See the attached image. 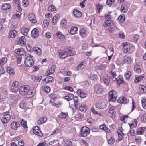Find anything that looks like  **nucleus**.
Instances as JSON below:
<instances>
[{"mask_svg": "<svg viewBox=\"0 0 146 146\" xmlns=\"http://www.w3.org/2000/svg\"><path fill=\"white\" fill-rule=\"evenodd\" d=\"M29 31V29L25 28H23L21 30L22 33L25 36H27V35Z\"/></svg>", "mask_w": 146, "mask_h": 146, "instance_id": "4c0bfd02", "label": "nucleus"}, {"mask_svg": "<svg viewBox=\"0 0 146 146\" xmlns=\"http://www.w3.org/2000/svg\"><path fill=\"white\" fill-rule=\"evenodd\" d=\"M80 34L83 37L86 36V30L84 29H82L80 30Z\"/></svg>", "mask_w": 146, "mask_h": 146, "instance_id": "58836bf2", "label": "nucleus"}, {"mask_svg": "<svg viewBox=\"0 0 146 146\" xmlns=\"http://www.w3.org/2000/svg\"><path fill=\"white\" fill-rule=\"evenodd\" d=\"M7 59L5 58H3L1 60L2 65H4L7 62Z\"/></svg>", "mask_w": 146, "mask_h": 146, "instance_id": "0e129e2a", "label": "nucleus"}, {"mask_svg": "<svg viewBox=\"0 0 146 146\" xmlns=\"http://www.w3.org/2000/svg\"><path fill=\"white\" fill-rule=\"evenodd\" d=\"M113 24V22L109 20H107L106 21L104 25L106 27L108 26H111Z\"/></svg>", "mask_w": 146, "mask_h": 146, "instance_id": "2f4dec72", "label": "nucleus"}, {"mask_svg": "<svg viewBox=\"0 0 146 146\" xmlns=\"http://www.w3.org/2000/svg\"><path fill=\"white\" fill-rule=\"evenodd\" d=\"M108 144H113L115 141V139L113 137H111L108 140Z\"/></svg>", "mask_w": 146, "mask_h": 146, "instance_id": "de8ad7c7", "label": "nucleus"}, {"mask_svg": "<svg viewBox=\"0 0 146 146\" xmlns=\"http://www.w3.org/2000/svg\"><path fill=\"white\" fill-rule=\"evenodd\" d=\"M19 92L20 94L28 98L33 97L35 94L33 90L30 89V86L28 85L21 86L19 89Z\"/></svg>", "mask_w": 146, "mask_h": 146, "instance_id": "f257e3e1", "label": "nucleus"}, {"mask_svg": "<svg viewBox=\"0 0 146 146\" xmlns=\"http://www.w3.org/2000/svg\"><path fill=\"white\" fill-rule=\"evenodd\" d=\"M10 8V6L9 4L6 3L3 5L2 7V9L3 10H6L9 9Z\"/></svg>", "mask_w": 146, "mask_h": 146, "instance_id": "e433bc0d", "label": "nucleus"}, {"mask_svg": "<svg viewBox=\"0 0 146 146\" xmlns=\"http://www.w3.org/2000/svg\"><path fill=\"white\" fill-rule=\"evenodd\" d=\"M86 63L85 61H83L80 63L76 67V69L77 70H80L83 69L86 66Z\"/></svg>", "mask_w": 146, "mask_h": 146, "instance_id": "4468645a", "label": "nucleus"}, {"mask_svg": "<svg viewBox=\"0 0 146 146\" xmlns=\"http://www.w3.org/2000/svg\"><path fill=\"white\" fill-rule=\"evenodd\" d=\"M68 113L62 112L59 115L60 118H64L66 117L68 115Z\"/></svg>", "mask_w": 146, "mask_h": 146, "instance_id": "37998d69", "label": "nucleus"}, {"mask_svg": "<svg viewBox=\"0 0 146 146\" xmlns=\"http://www.w3.org/2000/svg\"><path fill=\"white\" fill-rule=\"evenodd\" d=\"M49 24V21L47 20H44L43 22V24L45 27H47Z\"/></svg>", "mask_w": 146, "mask_h": 146, "instance_id": "e2e57ef3", "label": "nucleus"}, {"mask_svg": "<svg viewBox=\"0 0 146 146\" xmlns=\"http://www.w3.org/2000/svg\"><path fill=\"white\" fill-rule=\"evenodd\" d=\"M132 59L130 56H125L124 58L123 61L125 63L130 64L132 61Z\"/></svg>", "mask_w": 146, "mask_h": 146, "instance_id": "b1692460", "label": "nucleus"}, {"mask_svg": "<svg viewBox=\"0 0 146 146\" xmlns=\"http://www.w3.org/2000/svg\"><path fill=\"white\" fill-rule=\"evenodd\" d=\"M129 125L131 128H133L137 125V121L135 119L132 122L131 124H129Z\"/></svg>", "mask_w": 146, "mask_h": 146, "instance_id": "49530a36", "label": "nucleus"}, {"mask_svg": "<svg viewBox=\"0 0 146 146\" xmlns=\"http://www.w3.org/2000/svg\"><path fill=\"white\" fill-rule=\"evenodd\" d=\"M34 52L38 55H40L41 53L40 48L37 47H35L33 48Z\"/></svg>", "mask_w": 146, "mask_h": 146, "instance_id": "7c9ffc66", "label": "nucleus"}, {"mask_svg": "<svg viewBox=\"0 0 146 146\" xmlns=\"http://www.w3.org/2000/svg\"><path fill=\"white\" fill-rule=\"evenodd\" d=\"M121 13H124L127 11V6L125 5H123L122 6L121 9Z\"/></svg>", "mask_w": 146, "mask_h": 146, "instance_id": "f704fd0d", "label": "nucleus"}, {"mask_svg": "<svg viewBox=\"0 0 146 146\" xmlns=\"http://www.w3.org/2000/svg\"><path fill=\"white\" fill-rule=\"evenodd\" d=\"M94 90L95 92L98 94H101L103 91L102 86L99 84L96 85L94 86Z\"/></svg>", "mask_w": 146, "mask_h": 146, "instance_id": "20e7f679", "label": "nucleus"}, {"mask_svg": "<svg viewBox=\"0 0 146 146\" xmlns=\"http://www.w3.org/2000/svg\"><path fill=\"white\" fill-rule=\"evenodd\" d=\"M142 104L143 108L146 109V99H143L141 101Z\"/></svg>", "mask_w": 146, "mask_h": 146, "instance_id": "864d4df0", "label": "nucleus"}, {"mask_svg": "<svg viewBox=\"0 0 146 146\" xmlns=\"http://www.w3.org/2000/svg\"><path fill=\"white\" fill-rule=\"evenodd\" d=\"M117 102L120 103L126 104L128 102V100L125 97H120L117 100Z\"/></svg>", "mask_w": 146, "mask_h": 146, "instance_id": "a211bd4d", "label": "nucleus"}, {"mask_svg": "<svg viewBox=\"0 0 146 146\" xmlns=\"http://www.w3.org/2000/svg\"><path fill=\"white\" fill-rule=\"evenodd\" d=\"M11 128L15 130L17 129V128L20 127V124L19 123H17L16 122H13L11 124Z\"/></svg>", "mask_w": 146, "mask_h": 146, "instance_id": "a878e982", "label": "nucleus"}, {"mask_svg": "<svg viewBox=\"0 0 146 146\" xmlns=\"http://www.w3.org/2000/svg\"><path fill=\"white\" fill-rule=\"evenodd\" d=\"M24 63L27 66L31 67L34 64V61L32 57L31 56L27 57L25 59Z\"/></svg>", "mask_w": 146, "mask_h": 146, "instance_id": "7ed1b4c3", "label": "nucleus"}, {"mask_svg": "<svg viewBox=\"0 0 146 146\" xmlns=\"http://www.w3.org/2000/svg\"><path fill=\"white\" fill-rule=\"evenodd\" d=\"M21 124L22 126L25 128H27V126L26 124V122L24 121L23 119H21Z\"/></svg>", "mask_w": 146, "mask_h": 146, "instance_id": "4d7b16f0", "label": "nucleus"}, {"mask_svg": "<svg viewBox=\"0 0 146 146\" xmlns=\"http://www.w3.org/2000/svg\"><path fill=\"white\" fill-rule=\"evenodd\" d=\"M54 80V78L53 77L50 76L46 78L45 79L42 80L41 82L43 84L45 83H48L53 82Z\"/></svg>", "mask_w": 146, "mask_h": 146, "instance_id": "9d476101", "label": "nucleus"}, {"mask_svg": "<svg viewBox=\"0 0 146 146\" xmlns=\"http://www.w3.org/2000/svg\"><path fill=\"white\" fill-rule=\"evenodd\" d=\"M125 16L123 15H121L118 17V20L120 22H123L124 21Z\"/></svg>", "mask_w": 146, "mask_h": 146, "instance_id": "a18cd8bd", "label": "nucleus"}, {"mask_svg": "<svg viewBox=\"0 0 146 146\" xmlns=\"http://www.w3.org/2000/svg\"><path fill=\"white\" fill-rule=\"evenodd\" d=\"M87 106L84 104H82L79 108L80 110L83 112H85L87 111Z\"/></svg>", "mask_w": 146, "mask_h": 146, "instance_id": "c756f323", "label": "nucleus"}, {"mask_svg": "<svg viewBox=\"0 0 146 146\" xmlns=\"http://www.w3.org/2000/svg\"><path fill=\"white\" fill-rule=\"evenodd\" d=\"M128 134L129 135H130L131 136H134L135 134L134 130L132 129H131L129 130V132Z\"/></svg>", "mask_w": 146, "mask_h": 146, "instance_id": "13d9d810", "label": "nucleus"}, {"mask_svg": "<svg viewBox=\"0 0 146 146\" xmlns=\"http://www.w3.org/2000/svg\"><path fill=\"white\" fill-rule=\"evenodd\" d=\"M131 74V72L130 71L127 72L125 74V78L126 80H128L129 79V78Z\"/></svg>", "mask_w": 146, "mask_h": 146, "instance_id": "79ce46f5", "label": "nucleus"}, {"mask_svg": "<svg viewBox=\"0 0 146 146\" xmlns=\"http://www.w3.org/2000/svg\"><path fill=\"white\" fill-rule=\"evenodd\" d=\"M17 34V32L15 30H12L11 31L9 34V37L10 38H15Z\"/></svg>", "mask_w": 146, "mask_h": 146, "instance_id": "412c9836", "label": "nucleus"}, {"mask_svg": "<svg viewBox=\"0 0 146 146\" xmlns=\"http://www.w3.org/2000/svg\"><path fill=\"white\" fill-rule=\"evenodd\" d=\"M141 119L142 121H146V113H144L140 115Z\"/></svg>", "mask_w": 146, "mask_h": 146, "instance_id": "3c124183", "label": "nucleus"}, {"mask_svg": "<svg viewBox=\"0 0 146 146\" xmlns=\"http://www.w3.org/2000/svg\"><path fill=\"white\" fill-rule=\"evenodd\" d=\"M115 111V107L114 106L111 107L109 110V112L111 114H113Z\"/></svg>", "mask_w": 146, "mask_h": 146, "instance_id": "680f3d73", "label": "nucleus"}, {"mask_svg": "<svg viewBox=\"0 0 146 146\" xmlns=\"http://www.w3.org/2000/svg\"><path fill=\"white\" fill-rule=\"evenodd\" d=\"M123 50L125 53H127L130 50L131 47V45L127 42L123 43Z\"/></svg>", "mask_w": 146, "mask_h": 146, "instance_id": "6e6552de", "label": "nucleus"}, {"mask_svg": "<svg viewBox=\"0 0 146 146\" xmlns=\"http://www.w3.org/2000/svg\"><path fill=\"white\" fill-rule=\"evenodd\" d=\"M135 141L137 143H140L141 142L142 140L140 137H137L135 138Z\"/></svg>", "mask_w": 146, "mask_h": 146, "instance_id": "338daca9", "label": "nucleus"}, {"mask_svg": "<svg viewBox=\"0 0 146 146\" xmlns=\"http://www.w3.org/2000/svg\"><path fill=\"white\" fill-rule=\"evenodd\" d=\"M15 52L16 53L21 55H24L25 54L24 50L22 48H19L16 49Z\"/></svg>", "mask_w": 146, "mask_h": 146, "instance_id": "6ab92c4d", "label": "nucleus"}, {"mask_svg": "<svg viewBox=\"0 0 146 146\" xmlns=\"http://www.w3.org/2000/svg\"><path fill=\"white\" fill-rule=\"evenodd\" d=\"M145 130V127H142L140 128L137 132V133L138 135L143 134Z\"/></svg>", "mask_w": 146, "mask_h": 146, "instance_id": "72a5a7b5", "label": "nucleus"}, {"mask_svg": "<svg viewBox=\"0 0 146 146\" xmlns=\"http://www.w3.org/2000/svg\"><path fill=\"white\" fill-rule=\"evenodd\" d=\"M22 5L24 7L27 6L29 5V2L27 0H23L22 2Z\"/></svg>", "mask_w": 146, "mask_h": 146, "instance_id": "bf43d9fd", "label": "nucleus"}, {"mask_svg": "<svg viewBox=\"0 0 146 146\" xmlns=\"http://www.w3.org/2000/svg\"><path fill=\"white\" fill-rule=\"evenodd\" d=\"M90 79L92 80H97V76L96 74H92L90 76Z\"/></svg>", "mask_w": 146, "mask_h": 146, "instance_id": "5fc2aeb1", "label": "nucleus"}, {"mask_svg": "<svg viewBox=\"0 0 146 146\" xmlns=\"http://www.w3.org/2000/svg\"><path fill=\"white\" fill-rule=\"evenodd\" d=\"M31 35L32 37L33 38L38 37L39 35L38 30L36 28L34 29L31 31Z\"/></svg>", "mask_w": 146, "mask_h": 146, "instance_id": "9b49d317", "label": "nucleus"}, {"mask_svg": "<svg viewBox=\"0 0 146 146\" xmlns=\"http://www.w3.org/2000/svg\"><path fill=\"white\" fill-rule=\"evenodd\" d=\"M139 90L141 94L146 92V87L144 85L140 84L139 86Z\"/></svg>", "mask_w": 146, "mask_h": 146, "instance_id": "aec40b11", "label": "nucleus"}, {"mask_svg": "<svg viewBox=\"0 0 146 146\" xmlns=\"http://www.w3.org/2000/svg\"><path fill=\"white\" fill-rule=\"evenodd\" d=\"M4 116L1 119V121L3 123H8L11 118L10 115L8 113H5L4 114Z\"/></svg>", "mask_w": 146, "mask_h": 146, "instance_id": "0eeeda50", "label": "nucleus"}, {"mask_svg": "<svg viewBox=\"0 0 146 146\" xmlns=\"http://www.w3.org/2000/svg\"><path fill=\"white\" fill-rule=\"evenodd\" d=\"M68 54L70 56H73L74 54V50L73 48H70L68 49Z\"/></svg>", "mask_w": 146, "mask_h": 146, "instance_id": "a19ab883", "label": "nucleus"}, {"mask_svg": "<svg viewBox=\"0 0 146 146\" xmlns=\"http://www.w3.org/2000/svg\"><path fill=\"white\" fill-rule=\"evenodd\" d=\"M28 19L32 22L35 23L36 22V20L34 15L32 13H30L28 16Z\"/></svg>", "mask_w": 146, "mask_h": 146, "instance_id": "2eb2a0df", "label": "nucleus"}, {"mask_svg": "<svg viewBox=\"0 0 146 146\" xmlns=\"http://www.w3.org/2000/svg\"><path fill=\"white\" fill-rule=\"evenodd\" d=\"M7 71L10 74H13L14 73L13 69L10 67H8Z\"/></svg>", "mask_w": 146, "mask_h": 146, "instance_id": "8fccbe9b", "label": "nucleus"}, {"mask_svg": "<svg viewBox=\"0 0 146 146\" xmlns=\"http://www.w3.org/2000/svg\"><path fill=\"white\" fill-rule=\"evenodd\" d=\"M65 146H72V142L69 140L66 141L65 143Z\"/></svg>", "mask_w": 146, "mask_h": 146, "instance_id": "052dcab7", "label": "nucleus"}, {"mask_svg": "<svg viewBox=\"0 0 146 146\" xmlns=\"http://www.w3.org/2000/svg\"><path fill=\"white\" fill-rule=\"evenodd\" d=\"M90 133V129L88 127H83L81 129V134L83 137H86Z\"/></svg>", "mask_w": 146, "mask_h": 146, "instance_id": "39448f33", "label": "nucleus"}, {"mask_svg": "<svg viewBox=\"0 0 146 146\" xmlns=\"http://www.w3.org/2000/svg\"><path fill=\"white\" fill-rule=\"evenodd\" d=\"M20 44L22 46H25L26 45V40L25 37L22 36L21 37L19 40Z\"/></svg>", "mask_w": 146, "mask_h": 146, "instance_id": "393cba45", "label": "nucleus"}, {"mask_svg": "<svg viewBox=\"0 0 146 146\" xmlns=\"http://www.w3.org/2000/svg\"><path fill=\"white\" fill-rule=\"evenodd\" d=\"M59 53L60 57L63 59H65L67 57V52H66L65 51H61Z\"/></svg>", "mask_w": 146, "mask_h": 146, "instance_id": "4be33fe9", "label": "nucleus"}, {"mask_svg": "<svg viewBox=\"0 0 146 146\" xmlns=\"http://www.w3.org/2000/svg\"><path fill=\"white\" fill-rule=\"evenodd\" d=\"M21 15V13L20 11H17L15 14L13 15V17L15 18H19Z\"/></svg>", "mask_w": 146, "mask_h": 146, "instance_id": "09e8293b", "label": "nucleus"}, {"mask_svg": "<svg viewBox=\"0 0 146 146\" xmlns=\"http://www.w3.org/2000/svg\"><path fill=\"white\" fill-rule=\"evenodd\" d=\"M74 98V95L71 94H69L65 96L64 98L67 101L72 100Z\"/></svg>", "mask_w": 146, "mask_h": 146, "instance_id": "5701e85b", "label": "nucleus"}, {"mask_svg": "<svg viewBox=\"0 0 146 146\" xmlns=\"http://www.w3.org/2000/svg\"><path fill=\"white\" fill-rule=\"evenodd\" d=\"M109 96V101L112 102H114L117 98V95L116 92L114 90H112L110 92Z\"/></svg>", "mask_w": 146, "mask_h": 146, "instance_id": "f03ea898", "label": "nucleus"}, {"mask_svg": "<svg viewBox=\"0 0 146 146\" xmlns=\"http://www.w3.org/2000/svg\"><path fill=\"white\" fill-rule=\"evenodd\" d=\"M57 38L61 39H64L65 38V36L60 31L58 32L56 34Z\"/></svg>", "mask_w": 146, "mask_h": 146, "instance_id": "cd10ccee", "label": "nucleus"}, {"mask_svg": "<svg viewBox=\"0 0 146 146\" xmlns=\"http://www.w3.org/2000/svg\"><path fill=\"white\" fill-rule=\"evenodd\" d=\"M103 79L104 84L106 85H108L109 84L110 82V78L109 76L107 75H106L103 77Z\"/></svg>", "mask_w": 146, "mask_h": 146, "instance_id": "f3484780", "label": "nucleus"}, {"mask_svg": "<svg viewBox=\"0 0 146 146\" xmlns=\"http://www.w3.org/2000/svg\"><path fill=\"white\" fill-rule=\"evenodd\" d=\"M47 119L46 117H42L38 121L37 123L40 124L44 123L46 121Z\"/></svg>", "mask_w": 146, "mask_h": 146, "instance_id": "473e14b6", "label": "nucleus"}, {"mask_svg": "<svg viewBox=\"0 0 146 146\" xmlns=\"http://www.w3.org/2000/svg\"><path fill=\"white\" fill-rule=\"evenodd\" d=\"M95 106L96 108L101 109H104L106 107V104L104 102L97 103Z\"/></svg>", "mask_w": 146, "mask_h": 146, "instance_id": "ddd939ff", "label": "nucleus"}, {"mask_svg": "<svg viewBox=\"0 0 146 146\" xmlns=\"http://www.w3.org/2000/svg\"><path fill=\"white\" fill-rule=\"evenodd\" d=\"M73 13L74 15L77 17H80L82 15L81 13L76 9H74V10Z\"/></svg>", "mask_w": 146, "mask_h": 146, "instance_id": "bb28decb", "label": "nucleus"}, {"mask_svg": "<svg viewBox=\"0 0 146 146\" xmlns=\"http://www.w3.org/2000/svg\"><path fill=\"white\" fill-rule=\"evenodd\" d=\"M100 127L101 129L103 130L106 132L108 133L110 132V130L105 125L102 124L100 125Z\"/></svg>", "mask_w": 146, "mask_h": 146, "instance_id": "c85d7f7f", "label": "nucleus"}, {"mask_svg": "<svg viewBox=\"0 0 146 146\" xmlns=\"http://www.w3.org/2000/svg\"><path fill=\"white\" fill-rule=\"evenodd\" d=\"M134 70L136 72L139 73L141 72V70L139 66L138 65H136L134 69Z\"/></svg>", "mask_w": 146, "mask_h": 146, "instance_id": "603ef678", "label": "nucleus"}, {"mask_svg": "<svg viewBox=\"0 0 146 146\" xmlns=\"http://www.w3.org/2000/svg\"><path fill=\"white\" fill-rule=\"evenodd\" d=\"M33 132L35 135L41 136L42 135V133L38 127L37 126L35 127L33 130Z\"/></svg>", "mask_w": 146, "mask_h": 146, "instance_id": "1a4fd4ad", "label": "nucleus"}, {"mask_svg": "<svg viewBox=\"0 0 146 146\" xmlns=\"http://www.w3.org/2000/svg\"><path fill=\"white\" fill-rule=\"evenodd\" d=\"M19 83L17 81L14 82L11 87V89L12 92H17L19 87Z\"/></svg>", "mask_w": 146, "mask_h": 146, "instance_id": "423d86ee", "label": "nucleus"}, {"mask_svg": "<svg viewBox=\"0 0 146 146\" xmlns=\"http://www.w3.org/2000/svg\"><path fill=\"white\" fill-rule=\"evenodd\" d=\"M143 77L142 76H139L137 77L134 80V82L136 83H138L140 81L142 80Z\"/></svg>", "mask_w": 146, "mask_h": 146, "instance_id": "c03bdc74", "label": "nucleus"}, {"mask_svg": "<svg viewBox=\"0 0 146 146\" xmlns=\"http://www.w3.org/2000/svg\"><path fill=\"white\" fill-rule=\"evenodd\" d=\"M65 89L70 92H73V89L69 86H66L65 88Z\"/></svg>", "mask_w": 146, "mask_h": 146, "instance_id": "69168bd1", "label": "nucleus"}, {"mask_svg": "<svg viewBox=\"0 0 146 146\" xmlns=\"http://www.w3.org/2000/svg\"><path fill=\"white\" fill-rule=\"evenodd\" d=\"M78 30V28L75 27H72L70 30V33L72 35L74 34Z\"/></svg>", "mask_w": 146, "mask_h": 146, "instance_id": "c9c22d12", "label": "nucleus"}, {"mask_svg": "<svg viewBox=\"0 0 146 146\" xmlns=\"http://www.w3.org/2000/svg\"><path fill=\"white\" fill-rule=\"evenodd\" d=\"M31 78L32 80L36 82H39L42 79V77L41 76H36L35 75L32 76Z\"/></svg>", "mask_w": 146, "mask_h": 146, "instance_id": "dca6fc26", "label": "nucleus"}, {"mask_svg": "<svg viewBox=\"0 0 146 146\" xmlns=\"http://www.w3.org/2000/svg\"><path fill=\"white\" fill-rule=\"evenodd\" d=\"M18 146H24V144L23 140H21L18 142Z\"/></svg>", "mask_w": 146, "mask_h": 146, "instance_id": "774afa93", "label": "nucleus"}, {"mask_svg": "<svg viewBox=\"0 0 146 146\" xmlns=\"http://www.w3.org/2000/svg\"><path fill=\"white\" fill-rule=\"evenodd\" d=\"M42 88L44 91L47 93L49 92L50 91V88L47 86H43Z\"/></svg>", "mask_w": 146, "mask_h": 146, "instance_id": "ea45409f", "label": "nucleus"}, {"mask_svg": "<svg viewBox=\"0 0 146 146\" xmlns=\"http://www.w3.org/2000/svg\"><path fill=\"white\" fill-rule=\"evenodd\" d=\"M48 10L49 11H52L56 10V9L54 6L51 5L48 8Z\"/></svg>", "mask_w": 146, "mask_h": 146, "instance_id": "6e6d98bb", "label": "nucleus"}, {"mask_svg": "<svg viewBox=\"0 0 146 146\" xmlns=\"http://www.w3.org/2000/svg\"><path fill=\"white\" fill-rule=\"evenodd\" d=\"M77 93L81 98H86L87 96V93H84L82 90L80 89L78 90Z\"/></svg>", "mask_w": 146, "mask_h": 146, "instance_id": "f8f14e48", "label": "nucleus"}]
</instances>
